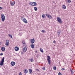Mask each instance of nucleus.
I'll return each instance as SVG.
<instances>
[{"label": "nucleus", "instance_id": "f3484780", "mask_svg": "<svg viewBox=\"0 0 75 75\" xmlns=\"http://www.w3.org/2000/svg\"><path fill=\"white\" fill-rule=\"evenodd\" d=\"M30 47L32 48H34V44L31 45Z\"/></svg>", "mask_w": 75, "mask_h": 75}, {"label": "nucleus", "instance_id": "423d86ee", "mask_svg": "<svg viewBox=\"0 0 75 75\" xmlns=\"http://www.w3.org/2000/svg\"><path fill=\"white\" fill-rule=\"evenodd\" d=\"M10 42V40H6L5 43V45L6 46H8L9 45V43Z\"/></svg>", "mask_w": 75, "mask_h": 75}, {"label": "nucleus", "instance_id": "412c9836", "mask_svg": "<svg viewBox=\"0 0 75 75\" xmlns=\"http://www.w3.org/2000/svg\"><path fill=\"white\" fill-rule=\"evenodd\" d=\"M40 51L41 52H44V50H43L41 48L40 49Z\"/></svg>", "mask_w": 75, "mask_h": 75}, {"label": "nucleus", "instance_id": "ddd939ff", "mask_svg": "<svg viewBox=\"0 0 75 75\" xmlns=\"http://www.w3.org/2000/svg\"><path fill=\"white\" fill-rule=\"evenodd\" d=\"M57 34H58V35H59H59H60V34H61V30H59L57 31Z\"/></svg>", "mask_w": 75, "mask_h": 75}, {"label": "nucleus", "instance_id": "c756f323", "mask_svg": "<svg viewBox=\"0 0 75 75\" xmlns=\"http://www.w3.org/2000/svg\"><path fill=\"white\" fill-rule=\"evenodd\" d=\"M42 33H45V31L44 30H42Z\"/></svg>", "mask_w": 75, "mask_h": 75}, {"label": "nucleus", "instance_id": "cd10ccee", "mask_svg": "<svg viewBox=\"0 0 75 75\" xmlns=\"http://www.w3.org/2000/svg\"><path fill=\"white\" fill-rule=\"evenodd\" d=\"M23 45L24 46V47H27V44H26V43H25L24 44H23Z\"/></svg>", "mask_w": 75, "mask_h": 75}, {"label": "nucleus", "instance_id": "9b49d317", "mask_svg": "<svg viewBox=\"0 0 75 75\" xmlns=\"http://www.w3.org/2000/svg\"><path fill=\"white\" fill-rule=\"evenodd\" d=\"M15 50L16 51H17L19 50V48L18 47H15Z\"/></svg>", "mask_w": 75, "mask_h": 75}, {"label": "nucleus", "instance_id": "aec40b11", "mask_svg": "<svg viewBox=\"0 0 75 75\" xmlns=\"http://www.w3.org/2000/svg\"><path fill=\"white\" fill-rule=\"evenodd\" d=\"M42 17L43 18H45V14L42 15Z\"/></svg>", "mask_w": 75, "mask_h": 75}, {"label": "nucleus", "instance_id": "dca6fc26", "mask_svg": "<svg viewBox=\"0 0 75 75\" xmlns=\"http://www.w3.org/2000/svg\"><path fill=\"white\" fill-rule=\"evenodd\" d=\"M1 49L2 51H5V47H2L1 48Z\"/></svg>", "mask_w": 75, "mask_h": 75}, {"label": "nucleus", "instance_id": "ea45409f", "mask_svg": "<svg viewBox=\"0 0 75 75\" xmlns=\"http://www.w3.org/2000/svg\"><path fill=\"white\" fill-rule=\"evenodd\" d=\"M36 71H39V70L38 69H36Z\"/></svg>", "mask_w": 75, "mask_h": 75}, {"label": "nucleus", "instance_id": "72a5a7b5", "mask_svg": "<svg viewBox=\"0 0 75 75\" xmlns=\"http://www.w3.org/2000/svg\"><path fill=\"white\" fill-rule=\"evenodd\" d=\"M65 70V69L64 68H62V71H64Z\"/></svg>", "mask_w": 75, "mask_h": 75}, {"label": "nucleus", "instance_id": "e433bc0d", "mask_svg": "<svg viewBox=\"0 0 75 75\" xmlns=\"http://www.w3.org/2000/svg\"><path fill=\"white\" fill-rule=\"evenodd\" d=\"M3 8L2 7H0V10H2Z\"/></svg>", "mask_w": 75, "mask_h": 75}, {"label": "nucleus", "instance_id": "5701e85b", "mask_svg": "<svg viewBox=\"0 0 75 75\" xmlns=\"http://www.w3.org/2000/svg\"><path fill=\"white\" fill-rule=\"evenodd\" d=\"M34 8L35 11H37V10H38V9L36 7H34Z\"/></svg>", "mask_w": 75, "mask_h": 75}, {"label": "nucleus", "instance_id": "6ab92c4d", "mask_svg": "<svg viewBox=\"0 0 75 75\" xmlns=\"http://www.w3.org/2000/svg\"><path fill=\"white\" fill-rule=\"evenodd\" d=\"M67 3H70L71 2V1L70 0H68L66 1Z\"/></svg>", "mask_w": 75, "mask_h": 75}, {"label": "nucleus", "instance_id": "b1692460", "mask_svg": "<svg viewBox=\"0 0 75 75\" xmlns=\"http://www.w3.org/2000/svg\"><path fill=\"white\" fill-rule=\"evenodd\" d=\"M53 68L54 70H56L57 69V68H56V66H54Z\"/></svg>", "mask_w": 75, "mask_h": 75}, {"label": "nucleus", "instance_id": "20e7f679", "mask_svg": "<svg viewBox=\"0 0 75 75\" xmlns=\"http://www.w3.org/2000/svg\"><path fill=\"white\" fill-rule=\"evenodd\" d=\"M47 61L48 63V64L49 65H50L51 64V61H50V56H47Z\"/></svg>", "mask_w": 75, "mask_h": 75}, {"label": "nucleus", "instance_id": "f704fd0d", "mask_svg": "<svg viewBox=\"0 0 75 75\" xmlns=\"http://www.w3.org/2000/svg\"><path fill=\"white\" fill-rule=\"evenodd\" d=\"M53 42L54 44H56V42L55 41V40H54L53 41Z\"/></svg>", "mask_w": 75, "mask_h": 75}, {"label": "nucleus", "instance_id": "2eb2a0df", "mask_svg": "<svg viewBox=\"0 0 75 75\" xmlns=\"http://www.w3.org/2000/svg\"><path fill=\"white\" fill-rule=\"evenodd\" d=\"M62 8L63 9H66V6H65V5H63L62 6Z\"/></svg>", "mask_w": 75, "mask_h": 75}, {"label": "nucleus", "instance_id": "9d476101", "mask_svg": "<svg viewBox=\"0 0 75 75\" xmlns=\"http://www.w3.org/2000/svg\"><path fill=\"white\" fill-rule=\"evenodd\" d=\"M27 49L26 47H25L24 48H23V51L24 52H25L26 51H27Z\"/></svg>", "mask_w": 75, "mask_h": 75}, {"label": "nucleus", "instance_id": "39448f33", "mask_svg": "<svg viewBox=\"0 0 75 75\" xmlns=\"http://www.w3.org/2000/svg\"><path fill=\"white\" fill-rule=\"evenodd\" d=\"M4 57H3L0 63V65H1V66H2V65H3L4 64Z\"/></svg>", "mask_w": 75, "mask_h": 75}, {"label": "nucleus", "instance_id": "c85d7f7f", "mask_svg": "<svg viewBox=\"0 0 75 75\" xmlns=\"http://www.w3.org/2000/svg\"><path fill=\"white\" fill-rule=\"evenodd\" d=\"M8 35H9V37H11V38H12V35H11L10 34H8Z\"/></svg>", "mask_w": 75, "mask_h": 75}, {"label": "nucleus", "instance_id": "0eeeda50", "mask_svg": "<svg viewBox=\"0 0 75 75\" xmlns=\"http://www.w3.org/2000/svg\"><path fill=\"white\" fill-rule=\"evenodd\" d=\"M45 15L46 16H47L48 18H49L50 19L52 18V16H51V15H49L48 14H45Z\"/></svg>", "mask_w": 75, "mask_h": 75}, {"label": "nucleus", "instance_id": "473e14b6", "mask_svg": "<svg viewBox=\"0 0 75 75\" xmlns=\"http://www.w3.org/2000/svg\"><path fill=\"white\" fill-rule=\"evenodd\" d=\"M42 69L43 70H45V67H43L42 68Z\"/></svg>", "mask_w": 75, "mask_h": 75}, {"label": "nucleus", "instance_id": "4c0bfd02", "mask_svg": "<svg viewBox=\"0 0 75 75\" xmlns=\"http://www.w3.org/2000/svg\"><path fill=\"white\" fill-rule=\"evenodd\" d=\"M3 55V53H1L0 54V55Z\"/></svg>", "mask_w": 75, "mask_h": 75}, {"label": "nucleus", "instance_id": "393cba45", "mask_svg": "<svg viewBox=\"0 0 75 75\" xmlns=\"http://www.w3.org/2000/svg\"><path fill=\"white\" fill-rule=\"evenodd\" d=\"M24 17H21V20L22 21H23L24 20Z\"/></svg>", "mask_w": 75, "mask_h": 75}, {"label": "nucleus", "instance_id": "6e6552de", "mask_svg": "<svg viewBox=\"0 0 75 75\" xmlns=\"http://www.w3.org/2000/svg\"><path fill=\"white\" fill-rule=\"evenodd\" d=\"M30 41L31 44H34V42H35V40L34 39H31L30 40Z\"/></svg>", "mask_w": 75, "mask_h": 75}, {"label": "nucleus", "instance_id": "f257e3e1", "mask_svg": "<svg viewBox=\"0 0 75 75\" xmlns=\"http://www.w3.org/2000/svg\"><path fill=\"white\" fill-rule=\"evenodd\" d=\"M1 19L3 22H4L5 21V16L3 14H2L1 16Z\"/></svg>", "mask_w": 75, "mask_h": 75}, {"label": "nucleus", "instance_id": "f8f14e48", "mask_svg": "<svg viewBox=\"0 0 75 75\" xmlns=\"http://www.w3.org/2000/svg\"><path fill=\"white\" fill-rule=\"evenodd\" d=\"M11 65H12V66H14V65L15 64H16V63L14 62H11Z\"/></svg>", "mask_w": 75, "mask_h": 75}, {"label": "nucleus", "instance_id": "2f4dec72", "mask_svg": "<svg viewBox=\"0 0 75 75\" xmlns=\"http://www.w3.org/2000/svg\"><path fill=\"white\" fill-rule=\"evenodd\" d=\"M58 75H62V74L61 72H59L58 73Z\"/></svg>", "mask_w": 75, "mask_h": 75}, {"label": "nucleus", "instance_id": "a19ab883", "mask_svg": "<svg viewBox=\"0 0 75 75\" xmlns=\"http://www.w3.org/2000/svg\"><path fill=\"white\" fill-rule=\"evenodd\" d=\"M36 51H36V52H37Z\"/></svg>", "mask_w": 75, "mask_h": 75}, {"label": "nucleus", "instance_id": "4be33fe9", "mask_svg": "<svg viewBox=\"0 0 75 75\" xmlns=\"http://www.w3.org/2000/svg\"><path fill=\"white\" fill-rule=\"evenodd\" d=\"M24 72L25 73V74H27V72H28V71L26 69H25V71H24Z\"/></svg>", "mask_w": 75, "mask_h": 75}, {"label": "nucleus", "instance_id": "1a4fd4ad", "mask_svg": "<svg viewBox=\"0 0 75 75\" xmlns=\"http://www.w3.org/2000/svg\"><path fill=\"white\" fill-rule=\"evenodd\" d=\"M10 3L11 6H14V4H15V1L12 2L11 1Z\"/></svg>", "mask_w": 75, "mask_h": 75}, {"label": "nucleus", "instance_id": "bb28decb", "mask_svg": "<svg viewBox=\"0 0 75 75\" xmlns=\"http://www.w3.org/2000/svg\"><path fill=\"white\" fill-rule=\"evenodd\" d=\"M29 72H30V73H31L32 72V70L31 69H29Z\"/></svg>", "mask_w": 75, "mask_h": 75}, {"label": "nucleus", "instance_id": "f03ea898", "mask_svg": "<svg viewBox=\"0 0 75 75\" xmlns=\"http://www.w3.org/2000/svg\"><path fill=\"white\" fill-rule=\"evenodd\" d=\"M29 4L30 5H31V6H37V3L36 2H32L29 3Z\"/></svg>", "mask_w": 75, "mask_h": 75}, {"label": "nucleus", "instance_id": "7ed1b4c3", "mask_svg": "<svg viewBox=\"0 0 75 75\" xmlns=\"http://www.w3.org/2000/svg\"><path fill=\"white\" fill-rule=\"evenodd\" d=\"M57 19L59 23H60V24L62 23V21L61 20V19L59 17H57Z\"/></svg>", "mask_w": 75, "mask_h": 75}, {"label": "nucleus", "instance_id": "a211bd4d", "mask_svg": "<svg viewBox=\"0 0 75 75\" xmlns=\"http://www.w3.org/2000/svg\"><path fill=\"white\" fill-rule=\"evenodd\" d=\"M70 71L71 72V74H74V70H73V69H70Z\"/></svg>", "mask_w": 75, "mask_h": 75}, {"label": "nucleus", "instance_id": "58836bf2", "mask_svg": "<svg viewBox=\"0 0 75 75\" xmlns=\"http://www.w3.org/2000/svg\"><path fill=\"white\" fill-rule=\"evenodd\" d=\"M21 54H23V52H21Z\"/></svg>", "mask_w": 75, "mask_h": 75}, {"label": "nucleus", "instance_id": "79ce46f5", "mask_svg": "<svg viewBox=\"0 0 75 75\" xmlns=\"http://www.w3.org/2000/svg\"><path fill=\"white\" fill-rule=\"evenodd\" d=\"M36 51H36V52H37Z\"/></svg>", "mask_w": 75, "mask_h": 75}, {"label": "nucleus", "instance_id": "c9c22d12", "mask_svg": "<svg viewBox=\"0 0 75 75\" xmlns=\"http://www.w3.org/2000/svg\"><path fill=\"white\" fill-rule=\"evenodd\" d=\"M22 74H21V72H20L19 73V75H21Z\"/></svg>", "mask_w": 75, "mask_h": 75}, {"label": "nucleus", "instance_id": "a878e982", "mask_svg": "<svg viewBox=\"0 0 75 75\" xmlns=\"http://www.w3.org/2000/svg\"><path fill=\"white\" fill-rule=\"evenodd\" d=\"M30 61L31 62H33V61H34V59H30Z\"/></svg>", "mask_w": 75, "mask_h": 75}, {"label": "nucleus", "instance_id": "7c9ffc66", "mask_svg": "<svg viewBox=\"0 0 75 75\" xmlns=\"http://www.w3.org/2000/svg\"><path fill=\"white\" fill-rule=\"evenodd\" d=\"M22 43L23 44H25V41H22Z\"/></svg>", "mask_w": 75, "mask_h": 75}, {"label": "nucleus", "instance_id": "4468645a", "mask_svg": "<svg viewBox=\"0 0 75 75\" xmlns=\"http://www.w3.org/2000/svg\"><path fill=\"white\" fill-rule=\"evenodd\" d=\"M23 21L25 23H27L28 22H27V20L25 19V18H24V20H23Z\"/></svg>", "mask_w": 75, "mask_h": 75}]
</instances>
